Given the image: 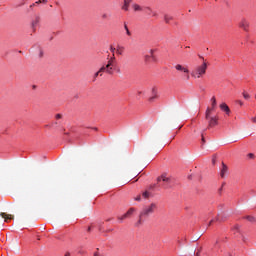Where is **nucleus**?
<instances>
[{
    "label": "nucleus",
    "mask_w": 256,
    "mask_h": 256,
    "mask_svg": "<svg viewBox=\"0 0 256 256\" xmlns=\"http://www.w3.org/2000/svg\"><path fill=\"white\" fill-rule=\"evenodd\" d=\"M207 73V62H203L202 65L197 66L191 73L194 79H201L203 75Z\"/></svg>",
    "instance_id": "f257e3e1"
},
{
    "label": "nucleus",
    "mask_w": 256,
    "mask_h": 256,
    "mask_svg": "<svg viewBox=\"0 0 256 256\" xmlns=\"http://www.w3.org/2000/svg\"><path fill=\"white\" fill-rule=\"evenodd\" d=\"M115 65V54L108 60L106 65L101 67V71H105L108 75H113V66Z\"/></svg>",
    "instance_id": "f03ea898"
},
{
    "label": "nucleus",
    "mask_w": 256,
    "mask_h": 256,
    "mask_svg": "<svg viewBox=\"0 0 256 256\" xmlns=\"http://www.w3.org/2000/svg\"><path fill=\"white\" fill-rule=\"evenodd\" d=\"M155 209H157V204L155 203H152L149 206L144 207L139 216L140 220L143 219V217H149V215L155 212Z\"/></svg>",
    "instance_id": "7ed1b4c3"
},
{
    "label": "nucleus",
    "mask_w": 256,
    "mask_h": 256,
    "mask_svg": "<svg viewBox=\"0 0 256 256\" xmlns=\"http://www.w3.org/2000/svg\"><path fill=\"white\" fill-rule=\"evenodd\" d=\"M145 63H157V56H155V50H150L149 54L144 56Z\"/></svg>",
    "instance_id": "20e7f679"
},
{
    "label": "nucleus",
    "mask_w": 256,
    "mask_h": 256,
    "mask_svg": "<svg viewBox=\"0 0 256 256\" xmlns=\"http://www.w3.org/2000/svg\"><path fill=\"white\" fill-rule=\"evenodd\" d=\"M176 71H181L182 73H184V77H186V80L189 81V79H191V77L189 76V68H187L186 66H183L181 64H177L175 66Z\"/></svg>",
    "instance_id": "39448f33"
},
{
    "label": "nucleus",
    "mask_w": 256,
    "mask_h": 256,
    "mask_svg": "<svg viewBox=\"0 0 256 256\" xmlns=\"http://www.w3.org/2000/svg\"><path fill=\"white\" fill-rule=\"evenodd\" d=\"M144 11H145L146 15H148L149 17H159V14L157 13V11L153 10L149 6H145Z\"/></svg>",
    "instance_id": "423d86ee"
},
{
    "label": "nucleus",
    "mask_w": 256,
    "mask_h": 256,
    "mask_svg": "<svg viewBox=\"0 0 256 256\" xmlns=\"http://www.w3.org/2000/svg\"><path fill=\"white\" fill-rule=\"evenodd\" d=\"M207 121H208V129H211L219 124V118L217 116L211 117L207 119Z\"/></svg>",
    "instance_id": "0eeeda50"
},
{
    "label": "nucleus",
    "mask_w": 256,
    "mask_h": 256,
    "mask_svg": "<svg viewBox=\"0 0 256 256\" xmlns=\"http://www.w3.org/2000/svg\"><path fill=\"white\" fill-rule=\"evenodd\" d=\"M249 26H250V23L248 22L247 19L242 18L240 20V22H239L240 29H243V31H249Z\"/></svg>",
    "instance_id": "6e6552de"
},
{
    "label": "nucleus",
    "mask_w": 256,
    "mask_h": 256,
    "mask_svg": "<svg viewBox=\"0 0 256 256\" xmlns=\"http://www.w3.org/2000/svg\"><path fill=\"white\" fill-rule=\"evenodd\" d=\"M135 213V208H130L124 215L119 216L118 220L123 221L124 219H129L130 215H133Z\"/></svg>",
    "instance_id": "1a4fd4ad"
},
{
    "label": "nucleus",
    "mask_w": 256,
    "mask_h": 256,
    "mask_svg": "<svg viewBox=\"0 0 256 256\" xmlns=\"http://www.w3.org/2000/svg\"><path fill=\"white\" fill-rule=\"evenodd\" d=\"M41 22V17L40 16H35L34 19L32 20V29L35 31V28L37 27V25H39V23Z\"/></svg>",
    "instance_id": "9d476101"
},
{
    "label": "nucleus",
    "mask_w": 256,
    "mask_h": 256,
    "mask_svg": "<svg viewBox=\"0 0 256 256\" xmlns=\"http://www.w3.org/2000/svg\"><path fill=\"white\" fill-rule=\"evenodd\" d=\"M221 111H225L226 115L231 114V109H229V106L226 103L220 104Z\"/></svg>",
    "instance_id": "9b49d317"
},
{
    "label": "nucleus",
    "mask_w": 256,
    "mask_h": 256,
    "mask_svg": "<svg viewBox=\"0 0 256 256\" xmlns=\"http://www.w3.org/2000/svg\"><path fill=\"white\" fill-rule=\"evenodd\" d=\"M0 216L2 219H4L5 223H9V219H14L12 215H9L7 213L1 212Z\"/></svg>",
    "instance_id": "f8f14e48"
},
{
    "label": "nucleus",
    "mask_w": 256,
    "mask_h": 256,
    "mask_svg": "<svg viewBox=\"0 0 256 256\" xmlns=\"http://www.w3.org/2000/svg\"><path fill=\"white\" fill-rule=\"evenodd\" d=\"M157 181H163L164 183H169L171 179L167 176V174H162L160 177L157 178Z\"/></svg>",
    "instance_id": "ddd939ff"
},
{
    "label": "nucleus",
    "mask_w": 256,
    "mask_h": 256,
    "mask_svg": "<svg viewBox=\"0 0 256 256\" xmlns=\"http://www.w3.org/2000/svg\"><path fill=\"white\" fill-rule=\"evenodd\" d=\"M228 168L227 165H225V163H222V169L220 172V176L223 178L225 177V175L227 174Z\"/></svg>",
    "instance_id": "4468645a"
},
{
    "label": "nucleus",
    "mask_w": 256,
    "mask_h": 256,
    "mask_svg": "<svg viewBox=\"0 0 256 256\" xmlns=\"http://www.w3.org/2000/svg\"><path fill=\"white\" fill-rule=\"evenodd\" d=\"M132 8L134 9V11H145V7H143L139 4H133Z\"/></svg>",
    "instance_id": "2eb2a0df"
},
{
    "label": "nucleus",
    "mask_w": 256,
    "mask_h": 256,
    "mask_svg": "<svg viewBox=\"0 0 256 256\" xmlns=\"http://www.w3.org/2000/svg\"><path fill=\"white\" fill-rule=\"evenodd\" d=\"M164 21H165V23H167V24H169V23H171V21H173V16H171V15H164Z\"/></svg>",
    "instance_id": "dca6fc26"
},
{
    "label": "nucleus",
    "mask_w": 256,
    "mask_h": 256,
    "mask_svg": "<svg viewBox=\"0 0 256 256\" xmlns=\"http://www.w3.org/2000/svg\"><path fill=\"white\" fill-rule=\"evenodd\" d=\"M211 103H212V108L211 109L215 111V108L217 107V99L215 98V96H213L211 98Z\"/></svg>",
    "instance_id": "f3484780"
},
{
    "label": "nucleus",
    "mask_w": 256,
    "mask_h": 256,
    "mask_svg": "<svg viewBox=\"0 0 256 256\" xmlns=\"http://www.w3.org/2000/svg\"><path fill=\"white\" fill-rule=\"evenodd\" d=\"M130 3H131V0H124V6L122 7V9H124V11H127V9H129Z\"/></svg>",
    "instance_id": "a211bd4d"
},
{
    "label": "nucleus",
    "mask_w": 256,
    "mask_h": 256,
    "mask_svg": "<svg viewBox=\"0 0 256 256\" xmlns=\"http://www.w3.org/2000/svg\"><path fill=\"white\" fill-rule=\"evenodd\" d=\"M103 73L105 71H102L101 68L94 74V80L97 79V77L100 75V77H103Z\"/></svg>",
    "instance_id": "6ab92c4d"
},
{
    "label": "nucleus",
    "mask_w": 256,
    "mask_h": 256,
    "mask_svg": "<svg viewBox=\"0 0 256 256\" xmlns=\"http://www.w3.org/2000/svg\"><path fill=\"white\" fill-rule=\"evenodd\" d=\"M211 111H214V110H212L211 108H207L205 113L206 119H211Z\"/></svg>",
    "instance_id": "aec40b11"
},
{
    "label": "nucleus",
    "mask_w": 256,
    "mask_h": 256,
    "mask_svg": "<svg viewBox=\"0 0 256 256\" xmlns=\"http://www.w3.org/2000/svg\"><path fill=\"white\" fill-rule=\"evenodd\" d=\"M124 29L126 31V35L128 37H131L132 33H131V30H129V27L127 26V24H124Z\"/></svg>",
    "instance_id": "412c9836"
},
{
    "label": "nucleus",
    "mask_w": 256,
    "mask_h": 256,
    "mask_svg": "<svg viewBox=\"0 0 256 256\" xmlns=\"http://www.w3.org/2000/svg\"><path fill=\"white\" fill-rule=\"evenodd\" d=\"M123 51H125V47L119 46L116 52L118 55H123Z\"/></svg>",
    "instance_id": "4be33fe9"
},
{
    "label": "nucleus",
    "mask_w": 256,
    "mask_h": 256,
    "mask_svg": "<svg viewBox=\"0 0 256 256\" xmlns=\"http://www.w3.org/2000/svg\"><path fill=\"white\" fill-rule=\"evenodd\" d=\"M142 197L143 199H149V197H151V193H149V191H145L142 193Z\"/></svg>",
    "instance_id": "5701e85b"
},
{
    "label": "nucleus",
    "mask_w": 256,
    "mask_h": 256,
    "mask_svg": "<svg viewBox=\"0 0 256 256\" xmlns=\"http://www.w3.org/2000/svg\"><path fill=\"white\" fill-rule=\"evenodd\" d=\"M44 55H45V52L41 48H39L38 49V57H39V59H43Z\"/></svg>",
    "instance_id": "b1692460"
},
{
    "label": "nucleus",
    "mask_w": 256,
    "mask_h": 256,
    "mask_svg": "<svg viewBox=\"0 0 256 256\" xmlns=\"http://www.w3.org/2000/svg\"><path fill=\"white\" fill-rule=\"evenodd\" d=\"M244 219H246L250 223H255V217H253V216H246V217H244Z\"/></svg>",
    "instance_id": "393cba45"
},
{
    "label": "nucleus",
    "mask_w": 256,
    "mask_h": 256,
    "mask_svg": "<svg viewBox=\"0 0 256 256\" xmlns=\"http://www.w3.org/2000/svg\"><path fill=\"white\" fill-rule=\"evenodd\" d=\"M242 95H243L244 99H246V100L251 99V95H249V93H247L245 91L242 93Z\"/></svg>",
    "instance_id": "a878e982"
},
{
    "label": "nucleus",
    "mask_w": 256,
    "mask_h": 256,
    "mask_svg": "<svg viewBox=\"0 0 256 256\" xmlns=\"http://www.w3.org/2000/svg\"><path fill=\"white\" fill-rule=\"evenodd\" d=\"M232 231L234 232V233H239V225H234L233 226V228H232Z\"/></svg>",
    "instance_id": "bb28decb"
},
{
    "label": "nucleus",
    "mask_w": 256,
    "mask_h": 256,
    "mask_svg": "<svg viewBox=\"0 0 256 256\" xmlns=\"http://www.w3.org/2000/svg\"><path fill=\"white\" fill-rule=\"evenodd\" d=\"M101 17H102V19H108L109 14L108 13H103Z\"/></svg>",
    "instance_id": "cd10ccee"
},
{
    "label": "nucleus",
    "mask_w": 256,
    "mask_h": 256,
    "mask_svg": "<svg viewBox=\"0 0 256 256\" xmlns=\"http://www.w3.org/2000/svg\"><path fill=\"white\" fill-rule=\"evenodd\" d=\"M134 201H141V195H138L134 198Z\"/></svg>",
    "instance_id": "c85d7f7f"
},
{
    "label": "nucleus",
    "mask_w": 256,
    "mask_h": 256,
    "mask_svg": "<svg viewBox=\"0 0 256 256\" xmlns=\"http://www.w3.org/2000/svg\"><path fill=\"white\" fill-rule=\"evenodd\" d=\"M248 157H249V159H253V157H255V154L249 153V154H248Z\"/></svg>",
    "instance_id": "c756f323"
},
{
    "label": "nucleus",
    "mask_w": 256,
    "mask_h": 256,
    "mask_svg": "<svg viewBox=\"0 0 256 256\" xmlns=\"http://www.w3.org/2000/svg\"><path fill=\"white\" fill-rule=\"evenodd\" d=\"M63 116L61 114H56L55 119H61Z\"/></svg>",
    "instance_id": "7c9ffc66"
},
{
    "label": "nucleus",
    "mask_w": 256,
    "mask_h": 256,
    "mask_svg": "<svg viewBox=\"0 0 256 256\" xmlns=\"http://www.w3.org/2000/svg\"><path fill=\"white\" fill-rule=\"evenodd\" d=\"M41 3H43L42 0H38V1H36L34 4H35V5H39V4H41Z\"/></svg>",
    "instance_id": "2f4dec72"
},
{
    "label": "nucleus",
    "mask_w": 256,
    "mask_h": 256,
    "mask_svg": "<svg viewBox=\"0 0 256 256\" xmlns=\"http://www.w3.org/2000/svg\"><path fill=\"white\" fill-rule=\"evenodd\" d=\"M252 123H256V116L251 118Z\"/></svg>",
    "instance_id": "473e14b6"
},
{
    "label": "nucleus",
    "mask_w": 256,
    "mask_h": 256,
    "mask_svg": "<svg viewBox=\"0 0 256 256\" xmlns=\"http://www.w3.org/2000/svg\"><path fill=\"white\" fill-rule=\"evenodd\" d=\"M110 51H111L112 53H114V52H115V48H114L113 46H111V47H110Z\"/></svg>",
    "instance_id": "72a5a7b5"
},
{
    "label": "nucleus",
    "mask_w": 256,
    "mask_h": 256,
    "mask_svg": "<svg viewBox=\"0 0 256 256\" xmlns=\"http://www.w3.org/2000/svg\"><path fill=\"white\" fill-rule=\"evenodd\" d=\"M94 256H103V255L99 254V252H95Z\"/></svg>",
    "instance_id": "f704fd0d"
},
{
    "label": "nucleus",
    "mask_w": 256,
    "mask_h": 256,
    "mask_svg": "<svg viewBox=\"0 0 256 256\" xmlns=\"http://www.w3.org/2000/svg\"><path fill=\"white\" fill-rule=\"evenodd\" d=\"M35 7V3L30 5V9H33Z\"/></svg>",
    "instance_id": "c9c22d12"
},
{
    "label": "nucleus",
    "mask_w": 256,
    "mask_h": 256,
    "mask_svg": "<svg viewBox=\"0 0 256 256\" xmlns=\"http://www.w3.org/2000/svg\"><path fill=\"white\" fill-rule=\"evenodd\" d=\"M202 143H205V137L202 135Z\"/></svg>",
    "instance_id": "e433bc0d"
},
{
    "label": "nucleus",
    "mask_w": 256,
    "mask_h": 256,
    "mask_svg": "<svg viewBox=\"0 0 256 256\" xmlns=\"http://www.w3.org/2000/svg\"><path fill=\"white\" fill-rule=\"evenodd\" d=\"M65 256H71V253L67 252V253L65 254Z\"/></svg>",
    "instance_id": "4c0bfd02"
},
{
    "label": "nucleus",
    "mask_w": 256,
    "mask_h": 256,
    "mask_svg": "<svg viewBox=\"0 0 256 256\" xmlns=\"http://www.w3.org/2000/svg\"><path fill=\"white\" fill-rule=\"evenodd\" d=\"M216 221H221V218H220V217H217V218H216Z\"/></svg>",
    "instance_id": "58836bf2"
},
{
    "label": "nucleus",
    "mask_w": 256,
    "mask_h": 256,
    "mask_svg": "<svg viewBox=\"0 0 256 256\" xmlns=\"http://www.w3.org/2000/svg\"><path fill=\"white\" fill-rule=\"evenodd\" d=\"M213 221H215V220H211V221L209 222V225H212V224H213Z\"/></svg>",
    "instance_id": "ea45409f"
},
{
    "label": "nucleus",
    "mask_w": 256,
    "mask_h": 256,
    "mask_svg": "<svg viewBox=\"0 0 256 256\" xmlns=\"http://www.w3.org/2000/svg\"><path fill=\"white\" fill-rule=\"evenodd\" d=\"M199 57H200V59H203V61H205V58L203 56H199Z\"/></svg>",
    "instance_id": "a19ab883"
},
{
    "label": "nucleus",
    "mask_w": 256,
    "mask_h": 256,
    "mask_svg": "<svg viewBox=\"0 0 256 256\" xmlns=\"http://www.w3.org/2000/svg\"><path fill=\"white\" fill-rule=\"evenodd\" d=\"M42 1V3H47V0H41Z\"/></svg>",
    "instance_id": "79ce46f5"
},
{
    "label": "nucleus",
    "mask_w": 256,
    "mask_h": 256,
    "mask_svg": "<svg viewBox=\"0 0 256 256\" xmlns=\"http://www.w3.org/2000/svg\"><path fill=\"white\" fill-rule=\"evenodd\" d=\"M117 73H121V69H118V70H117Z\"/></svg>",
    "instance_id": "37998d69"
},
{
    "label": "nucleus",
    "mask_w": 256,
    "mask_h": 256,
    "mask_svg": "<svg viewBox=\"0 0 256 256\" xmlns=\"http://www.w3.org/2000/svg\"><path fill=\"white\" fill-rule=\"evenodd\" d=\"M239 105H243V102L239 101Z\"/></svg>",
    "instance_id": "c03bdc74"
},
{
    "label": "nucleus",
    "mask_w": 256,
    "mask_h": 256,
    "mask_svg": "<svg viewBox=\"0 0 256 256\" xmlns=\"http://www.w3.org/2000/svg\"><path fill=\"white\" fill-rule=\"evenodd\" d=\"M154 98H155V97H152V98H150V100L153 101Z\"/></svg>",
    "instance_id": "a18cd8bd"
},
{
    "label": "nucleus",
    "mask_w": 256,
    "mask_h": 256,
    "mask_svg": "<svg viewBox=\"0 0 256 256\" xmlns=\"http://www.w3.org/2000/svg\"><path fill=\"white\" fill-rule=\"evenodd\" d=\"M223 190V187L219 189V191H222Z\"/></svg>",
    "instance_id": "49530a36"
},
{
    "label": "nucleus",
    "mask_w": 256,
    "mask_h": 256,
    "mask_svg": "<svg viewBox=\"0 0 256 256\" xmlns=\"http://www.w3.org/2000/svg\"><path fill=\"white\" fill-rule=\"evenodd\" d=\"M88 231H91V227L88 228Z\"/></svg>",
    "instance_id": "de8ad7c7"
},
{
    "label": "nucleus",
    "mask_w": 256,
    "mask_h": 256,
    "mask_svg": "<svg viewBox=\"0 0 256 256\" xmlns=\"http://www.w3.org/2000/svg\"><path fill=\"white\" fill-rule=\"evenodd\" d=\"M224 186H225V183L222 184V187H224Z\"/></svg>",
    "instance_id": "09e8293b"
},
{
    "label": "nucleus",
    "mask_w": 256,
    "mask_h": 256,
    "mask_svg": "<svg viewBox=\"0 0 256 256\" xmlns=\"http://www.w3.org/2000/svg\"><path fill=\"white\" fill-rule=\"evenodd\" d=\"M186 49H189V46H187Z\"/></svg>",
    "instance_id": "8fccbe9b"
},
{
    "label": "nucleus",
    "mask_w": 256,
    "mask_h": 256,
    "mask_svg": "<svg viewBox=\"0 0 256 256\" xmlns=\"http://www.w3.org/2000/svg\"><path fill=\"white\" fill-rule=\"evenodd\" d=\"M196 256H199V253H197Z\"/></svg>",
    "instance_id": "3c124183"
},
{
    "label": "nucleus",
    "mask_w": 256,
    "mask_h": 256,
    "mask_svg": "<svg viewBox=\"0 0 256 256\" xmlns=\"http://www.w3.org/2000/svg\"><path fill=\"white\" fill-rule=\"evenodd\" d=\"M213 163H215V160H213Z\"/></svg>",
    "instance_id": "603ef678"
},
{
    "label": "nucleus",
    "mask_w": 256,
    "mask_h": 256,
    "mask_svg": "<svg viewBox=\"0 0 256 256\" xmlns=\"http://www.w3.org/2000/svg\"><path fill=\"white\" fill-rule=\"evenodd\" d=\"M255 99H256V94H255Z\"/></svg>",
    "instance_id": "864d4df0"
},
{
    "label": "nucleus",
    "mask_w": 256,
    "mask_h": 256,
    "mask_svg": "<svg viewBox=\"0 0 256 256\" xmlns=\"http://www.w3.org/2000/svg\"><path fill=\"white\" fill-rule=\"evenodd\" d=\"M229 256H232L231 254Z\"/></svg>",
    "instance_id": "5fc2aeb1"
}]
</instances>
